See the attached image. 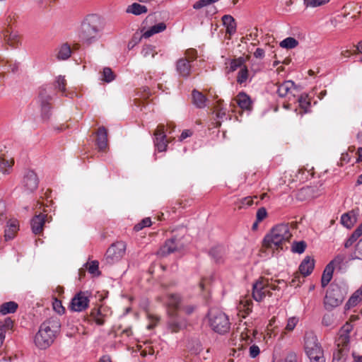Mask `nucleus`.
Masks as SVG:
<instances>
[{
	"instance_id": "nucleus-10",
	"label": "nucleus",
	"mask_w": 362,
	"mask_h": 362,
	"mask_svg": "<svg viewBox=\"0 0 362 362\" xmlns=\"http://www.w3.org/2000/svg\"><path fill=\"white\" fill-rule=\"evenodd\" d=\"M88 304L89 299L86 293L79 292L72 298L70 308L76 312H81L88 308Z\"/></svg>"
},
{
	"instance_id": "nucleus-34",
	"label": "nucleus",
	"mask_w": 362,
	"mask_h": 362,
	"mask_svg": "<svg viewBox=\"0 0 362 362\" xmlns=\"http://www.w3.org/2000/svg\"><path fill=\"white\" fill-rule=\"evenodd\" d=\"M18 308V304L14 301H9L3 303L0 306V313L2 315H6L8 313H13Z\"/></svg>"
},
{
	"instance_id": "nucleus-3",
	"label": "nucleus",
	"mask_w": 362,
	"mask_h": 362,
	"mask_svg": "<svg viewBox=\"0 0 362 362\" xmlns=\"http://www.w3.org/2000/svg\"><path fill=\"white\" fill-rule=\"evenodd\" d=\"M291 237L288 224H279L274 226L264 238V245L268 248L281 247Z\"/></svg>"
},
{
	"instance_id": "nucleus-39",
	"label": "nucleus",
	"mask_w": 362,
	"mask_h": 362,
	"mask_svg": "<svg viewBox=\"0 0 362 362\" xmlns=\"http://www.w3.org/2000/svg\"><path fill=\"white\" fill-rule=\"evenodd\" d=\"M298 42L293 37H288L280 42V47L286 49H293L297 47Z\"/></svg>"
},
{
	"instance_id": "nucleus-44",
	"label": "nucleus",
	"mask_w": 362,
	"mask_h": 362,
	"mask_svg": "<svg viewBox=\"0 0 362 362\" xmlns=\"http://www.w3.org/2000/svg\"><path fill=\"white\" fill-rule=\"evenodd\" d=\"M299 106L304 110V112H307L310 106V102L308 98V95L302 94L298 99Z\"/></svg>"
},
{
	"instance_id": "nucleus-50",
	"label": "nucleus",
	"mask_w": 362,
	"mask_h": 362,
	"mask_svg": "<svg viewBox=\"0 0 362 362\" xmlns=\"http://www.w3.org/2000/svg\"><path fill=\"white\" fill-rule=\"evenodd\" d=\"M322 324L325 327H331L334 324V317L332 314H325L322 319Z\"/></svg>"
},
{
	"instance_id": "nucleus-37",
	"label": "nucleus",
	"mask_w": 362,
	"mask_h": 362,
	"mask_svg": "<svg viewBox=\"0 0 362 362\" xmlns=\"http://www.w3.org/2000/svg\"><path fill=\"white\" fill-rule=\"evenodd\" d=\"M13 165V160H9L0 156V173H2L3 174L9 173V170L12 168Z\"/></svg>"
},
{
	"instance_id": "nucleus-55",
	"label": "nucleus",
	"mask_w": 362,
	"mask_h": 362,
	"mask_svg": "<svg viewBox=\"0 0 362 362\" xmlns=\"http://www.w3.org/2000/svg\"><path fill=\"white\" fill-rule=\"evenodd\" d=\"M267 215V211L264 207L259 208L257 211V221L260 222L264 220Z\"/></svg>"
},
{
	"instance_id": "nucleus-61",
	"label": "nucleus",
	"mask_w": 362,
	"mask_h": 362,
	"mask_svg": "<svg viewBox=\"0 0 362 362\" xmlns=\"http://www.w3.org/2000/svg\"><path fill=\"white\" fill-rule=\"evenodd\" d=\"M141 37L139 35H134L132 40L129 42L128 47L129 49L133 48L140 41Z\"/></svg>"
},
{
	"instance_id": "nucleus-2",
	"label": "nucleus",
	"mask_w": 362,
	"mask_h": 362,
	"mask_svg": "<svg viewBox=\"0 0 362 362\" xmlns=\"http://www.w3.org/2000/svg\"><path fill=\"white\" fill-rule=\"evenodd\" d=\"M60 320L57 316L49 317L43 322L35 337V344L40 349H45L54 342L61 328Z\"/></svg>"
},
{
	"instance_id": "nucleus-52",
	"label": "nucleus",
	"mask_w": 362,
	"mask_h": 362,
	"mask_svg": "<svg viewBox=\"0 0 362 362\" xmlns=\"http://www.w3.org/2000/svg\"><path fill=\"white\" fill-rule=\"evenodd\" d=\"M151 225V221L150 218H144L139 223L134 226V230L139 231L145 227L150 226Z\"/></svg>"
},
{
	"instance_id": "nucleus-23",
	"label": "nucleus",
	"mask_w": 362,
	"mask_h": 362,
	"mask_svg": "<svg viewBox=\"0 0 362 362\" xmlns=\"http://www.w3.org/2000/svg\"><path fill=\"white\" fill-rule=\"evenodd\" d=\"M294 88L295 83L292 81H286L278 86L277 93L279 97L284 98L291 93Z\"/></svg>"
},
{
	"instance_id": "nucleus-16",
	"label": "nucleus",
	"mask_w": 362,
	"mask_h": 362,
	"mask_svg": "<svg viewBox=\"0 0 362 362\" xmlns=\"http://www.w3.org/2000/svg\"><path fill=\"white\" fill-rule=\"evenodd\" d=\"M180 248V245L177 243V239L171 238L168 240L165 245L160 247L158 251V254L160 256H165L169 255L175 251L177 250Z\"/></svg>"
},
{
	"instance_id": "nucleus-43",
	"label": "nucleus",
	"mask_w": 362,
	"mask_h": 362,
	"mask_svg": "<svg viewBox=\"0 0 362 362\" xmlns=\"http://www.w3.org/2000/svg\"><path fill=\"white\" fill-rule=\"evenodd\" d=\"M115 78V75L112 69L109 67H105L102 72L101 79L106 83H110L114 81Z\"/></svg>"
},
{
	"instance_id": "nucleus-5",
	"label": "nucleus",
	"mask_w": 362,
	"mask_h": 362,
	"mask_svg": "<svg viewBox=\"0 0 362 362\" xmlns=\"http://www.w3.org/2000/svg\"><path fill=\"white\" fill-rule=\"evenodd\" d=\"M277 289V286L270 283L268 279L261 277L252 285V297L256 301L260 302L267 295H272L270 290Z\"/></svg>"
},
{
	"instance_id": "nucleus-29",
	"label": "nucleus",
	"mask_w": 362,
	"mask_h": 362,
	"mask_svg": "<svg viewBox=\"0 0 362 362\" xmlns=\"http://www.w3.org/2000/svg\"><path fill=\"white\" fill-rule=\"evenodd\" d=\"M102 308H94L91 310L90 317L98 325H103L105 322V314Z\"/></svg>"
},
{
	"instance_id": "nucleus-49",
	"label": "nucleus",
	"mask_w": 362,
	"mask_h": 362,
	"mask_svg": "<svg viewBox=\"0 0 362 362\" xmlns=\"http://www.w3.org/2000/svg\"><path fill=\"white\" fill-rule=\"evenodd\" d=\"M351 259H358L362 260V238L360 239L356 245L355 251Z\"/></svg>"
},
{
	"instance_id": "nucleus-36",
	"label": "nucleus",
	"mask_w": 362,
	"mask_h": 362,
	"mask_svg": "<svg viewBox=\"0 0 362 362\" xmlns=\"http://www.w3.org/2000/svg\"><path fill=\"white\" fill-rule=\"evenodd\" d=\"M224 254V249L221 246H216L210 250V255L216 262H220L222 260Z\"/></svg>"
},
{
	"instance_id": "nucleus-24",
	"label": "nucleus",
	"mask_w": 362,
	"mask_h": 362,
	"mask_svg": "<svg viewBox=\"0 0 362 362\" xmlns=\"http://www.w3.org/2000/svg\"><path fill=\"white\" fill-rule=\"evenodd\" d=\"M236 102L238 106L243 110H249L251 109L252 101L249 95L245 93H239L236 97Z\"/></svg>"
},
{
	"instance_id": "nucleus-1",
	"label": "nucleus",
	"mask_w": 362,
	"mask_h": 362,
	"mask_svg": "<svg viewBox=\"0 0 362 362\" xmlns=\"http://www.w3.org/2000/svg\"><path fill=\"white\" fill-rule=\"evenodd\" d=\"M104 20L97 14L88 15L82 21L78 33L80 40L86 45L96 43L102 37Z\"/></svg>"
},
{
	"instance_id": "nucleus-6",
	"label": "nucleus",
	"mask_w": 362,
	"mask_h": 362,
	"mask_svg": "<svg viewBox=\"0 0 362 362\" xmlns=\"http://www.w3.org/2000/svg\"><path fill=\"white\" fill-rule=\"evenodd\" d=\"M344 295L338 285L332 284L327 291L324 300V306L326 310H331L339 306L344 300Z\"/></svg>"
},
{
	"instance_id": "nucleus-35",
	"label": "nucleus",
	"mask_w": 362,
	"mask_h": 362,
	"mask_svg": "<svg viewBox=\"0 0 362 362\" xmlns=\"http://www.w3.org/2000/svg\"><path fill=\"white\" fill-rule=\"evenodd\" d=\"M147 8L145 6L141 5L138 3H134L129 6L127 8V12L134 15H140L147 12Z\"/></svg>"
},
{
	"instance_id": "nucleus-46",
	"label": "nucleus",
	"mask_w": 362,
	"mask_h": 362,
	"mask_svg": "<svg viewBox=\"0 0 362 362\" xmlns=\"http://www.w3.org/2000/svg\"><path fill=\"white\" fill-rule=\"evenodd\" d=\"M313 192H314V187H303L298 192V198L299 199L302 200L303 199V197H302V196H308V197H315L317 195H313Z\"/></svg>"
},
{
	"instance_id": "nucleus-41",
	"label": "nucleus",
	"mask_w": 362,
	"mask_h": 362,
	"mask_svg": "<svg viewBox=\"0 0 362 362\" xmlns=\"http://www.w3.org/2000/svg\"><path fill=\"white\" fill-rule=\"evenodd\" d=\"M245 59L242 57L233 59L230 63L229 71L233 72L238 68L241 69L245 66Z\"/></svg>"
},
{
	"instance_id": "nucleus-20",
	"label": "nucleus",
	"mask_w": 362,
	"mask_h": 362,
	"mask_svg": "<svg viewBox=\"0 0 362 362\" xmlns=\"http://www.w3.org/2000/svg\"><path fill=\"white\" fill-rule=\"evenodd\" d=\"M315 267V261L310 257L307 256L299 266L300 272L305 276L310 275Z\"/></svg>"
},
{
	"instance_id": "nucleus-59",
	"label": "nucleus",
	"mask_w": 362,
	"mask_h": 362,
	"mask_svg": "<svg viewBox=\"0 0 362 362\" xmlns=\"http://www.w3.org/2000/svg\"><path fill=\"white\" fill-rule=\"evenodd\" d=\"M259 352L258 346L253 344L250 347V356L251 358H256L259 354Z\"/></svg>"
},
{
	"instance_id": "nucleus-48",
	"label": "nucleus",
	"mask_w": 362,
	"mask_h": 362,
	"mask_svg": "<svg viewBox=\"0 0 362 362\" xmlns=\"http://www.w3.org/2000/svg\"><path fill=\"white\" fill-rule=\"evenodd\" d=\"M66 83V81L64 76H59L57 77L55 81V88L64 93L65 91Z\"/></svg>"
},
{
	"instance_id": "nucleus-22",
	"label": "nucleus",
	"mask_w": 362,
	"mask_h": 362,
	"mask_svg": "<svg viewBox=\"0 0 362 362\" xmlns=\"http://www.w3.org/2000/svg\"><path fill=\"white\" fill-rule=\"evenodd\" d=\"M18 230V223L16 220H10L5 229L4 238L8 241L13 239L16 233Z\"/></svg>"
},
{
	"instance_id": "nucleus-47",
	"label": "nucleus",
	"mask_w": 362,
	"mask_h": 362,
	"mask_svg": "<svg viewBox=\"0 0 362 362\" xmlns=\"http://www.w3.org/2000/svg\"><path fill=\"white\" fill-rule=\"evenodd\" d=\"M306 247V244L304 241L296 242L292 245V251L296 253H303Z\"/></svg>"
},
{
	"instance_id": "nucleus-54",
	"label": "nucleus",
	"mask_w": 362,
	"mask_h": 362,
	"mask_svg": "<svg viewBox=\"0 0 362 362\" xmlns=\"http://www.w3.org/2000/svg\"><path fill=\"white\" fill-rule=\"evenodd\" d=\"M310 362H325L324 358L323 350L320 351V354H317L314 356L309 357Z\"/></svg>"
},
{
	"instance_id": "nucleus-42",
	"label": "nucleus",
	"mask_w": 362,
	"mask_h": 362,
	"mask_svg": "<svg viewBox=\"0 0 362 362\" xmlns=\"http://www.w3.org/2000/svg\"><path fill=\"white\" fill-rule=\"evenodd\" d=\"M361 300H362V296H360L356 291H355L353 293V295L350 297V298L349 299L345 307L346 309H349L352 307L356 306Z\"/></svg>"
},
{
	"instance_id": "nucleus-27",
	"label": "nucleus",
	"mask_w": 362,
	"mask_h": 362,
	"mask_svg": "<svg viewBox=\"0 0 362 362\" xmlns=\"http://www.w3.org/2000/svg\"><path fill=\"white\" fill-rule=\"evenodd\" d=\"M357 221L356 216L354 211L344 214L341 217V224L347 228H351Z\"/></svg>"
},
{
	"instance_id": "nucleus-18",
	"label": "nucleus",
	"mask_w": 362,
	"mask_h": 362,
	"mask_svg": "<svg viewBox=\"0 0 362 362\" xmlns=\"http://www.w3.org/2000/svg\"><path fill=\"white\" fill-rule=\"evenodd\" d=\"M47 215L44 214H39L35 215L31 220L32 230L35 234L41 233L43 228V226L45 222V218Z\"/></svg>"
},
{
	"instance_id": "nucleus-4",
	"label": "nucleus",
	"mask_w": 362,
	"mask_h": 362,
	"mask_svg": "<svg viewBox=\"0 0 362 362\" xmlns=\"http://www.w3.org/2000/svg\"><path fill=\"white\" fill-rule=\"evenodd\" d=\"M209 325L211 329L219 334H225L230 329L227 315L220 311L211 310L209 313Z\"/></svg>"
},
{
	"instance_id": "nucleus-58",
	"label": "nucleus",
	"mask_w": 362,
	"mask_h": 362,
	"mask_svg": "<svg viewBox=\"0 0 362 362\" xmlns=\"http://www.w3.org/2000/svg\"><path fill=\"white\" fill-rule=\"evenodd\" d=\"M98 261L91 262L88 269V272L93 274H98Z\"/></svg>"
},
{
	"instance_id": "nucleus-62",
	"label": "nucleus",
	"mask_w": 362,
	"mask_h": 362,
	"mask_svg": "<svg viewBox=\"0 0 362 362\" xmlns=\"http://www.w3.org/2000/svg\"><path fill=\"white\" fill-rule=\"evenodd\" d=\"M54 309L58 313H64V308L62 307L61 302L59 300H56L53 303Z\"/></svg>"
},
{
	"instance_id": "nucleus-12",
	"label": "nucleus",
	"mask_w": 362,
	"mask_h": 362,
	"mask_svg": "<svg viewBox=\"0 0 362 362\" xmlns=\"http://www.w3.org/2000/svg\"><path fill=\"white\" fill-rule=\"evenodd\" d=\"M154 145L156 149L160 152L165 151L167 148L168 141L165 134L164 125L160 124L158 126L154 133Z\"/></svg>"
},
{
	"instance_id": "nucleus-31",
	"label": "nucleus",
	"mask_w": 362,
	"mask_h": 362,
	"mask_svg": "<svg viewBox=\"0 0 362 362\" xmlns=\"http://www.w3.org/2000/svg\"><path fill=\"white\" fill-rule=\"evenodd\" d=\"M165 29L166 25L164 23H159L156 25L151 26L148 30L144 32L142 35V37L145 38H148L154 34H157L164 31Z\"/></svg>"
},
{
	"instance_id": "nucleus-7",
	"label": "nucleus",
	"mask_w": 362,
	"mask_h": 362,
	"mask_svg": "<svg viewBox=\"0 0 362 362\" xmlns=\"http://www.w3.org/2000/svg\"><path fill=\"white\" fill-rule=\"evenodd\" d=\"M126 244L122 241L113 243L107 250L105 262L108 264H112L119 261L126 252Z\"/></svg>"
},
{
	"instance_id": "nucleus-19",
	"label": "nucleus",
	"mask_w": 362,
	"mask_h": 362,
	"mask_svg": "<svg viewBox=\"0 0 362 362\" xmlns=\"http://www.w3.org/2000/svg\"><path fill=\"white\" fill-rule=\"evenodd\" d=\"M182 304V298L177 294H170L168 296L167 305L169 308L168 314L176 313Z\"/></svg>"
},
{
	"instance_id": "nucleus-11",
	"label": "nucleus",
	"mask_w": 362,
	"mask_h": 362,
	"mask_svg": "<svg viewBox=\"0 0 362 362\" xmlns=\"http://www.w3.org/2000/svg\"><path fill=\"white\" fill-rule=\"evenodd\" d=\"M305 349L308 357L314 356L317 354H320L322 347L315 336L310 334L305 338Z\"/></svg>"
},
{
	"instance_id": "nucleus-57",
	"label": "nucleus",
	"mask_w": 362,
	"mask_h": 362,
	"mask_svg": "<svg viewBox=\"0 0 362 362\" xmlns=\"http://www.w3.org/2000/svg\"><path fill=\"white\" fill-rule=\"evenodd\" d=\"M6 205L5 203L0 200V223H3L6 218Z\"/></svg>"
},
{
	"instance_id": "nucleus-64",
	"label": "nucleus",
	"mask_w": 362,
	"mask_h": 362,
	"mask_svg": "<svg viewBox=\"0 0 362 362\" xmlns=\"http://www.w3.org/2000/svg\"><path fill=\"white\" fill-rule=\"evenodd\" d=\"M196 309V306L194 305H187L183 307V310L187 315L192 314Z\"/></svg>"
},
{
	"instance_id": "nucleus-15",
	"label": "nucleus",
	"mask_w": 362,
	"mask_h": 362,
	"mask_svg": "<svg viewBox=\"0 0 362 362\" xmlns=\"http://www.w3.org/2000/svg\"><path fill=\"white\" fill-rule=\"evenodd\" d=\"M353 329V325L347 322L341 328L339 332V337L337 341L338 347L339 346H348L350 341V332Z\"/></svg>"
},
{
	"instance_id": "nucleus-26",
	"label": "nucleus",
	"mask_w": 362,
	"mask_h": 362,
	"mask_svg": "<svg viewBox=\"0 0 362 362\" xmlns=\"http://www.w3.org/2000/svg\"><path fill=\"white\" fill-rule=\"evenodd\" d=\"M223 25L226 28V33L229 35H233L236 31V23L233 16L224 15L222 17Z\"/></svg>"
},
{
	"instance_id": "nucleus-25",
	"label": "nucleus",
	"mask_w": 362,
	"mask_h": 362,
	"mask_svg": "<svg viewBox=\"0 0 362 362\" xmlns=\"http://www.w3.org/2000/svg\"><path fill=\"white\" fill-rule=\"evenodd\" d=\"M13 327V321L7 317L4 321L0 320V347L3 344L6 332Z\"/></svg>"
},
{
	"instance_id": "nucleus-8",
	"label": "nucleus",
	"mask_w": 362,
	"mask_h": 362,
	"mask_svg": "<svg viewBox=\"0 0 362 362\" xmlns=\"http://www.w3.org/2000/svg\"><path fill=\"white\" fill-rule=\"evenodd\" d=\"M0 38L2 41L11 47L16 49L21 45V36L18 31L12 30L11 28H4L0 32Z\"/></svg>"
},
{
	"instance_id": "nucleus-56",
	"label": "nucleus",
	"mask_w": 362,
	"mask_h": 362,
	"mask_svg": "<svg viewBox=\"0 0 362 362\" xmlns=\"http://www.w3.org/2000/svg\"><path fill=\"white\" fill-rule=\"evenodd\" d=\"M210 4V0H199L194 4L193 8L198 10Z\"/></svg>"
},
{
	"instance_id": "nucleus-9",
	"label": "nucleus",
	"mask_w": 362,
	"mask_h": 362,
	"mask_svg": "<svg viewBox=\"0 0 362 362\" xmlns=\"http://www.w3.org/2000/svg\"><path fill=\"white\" fill-rule=\"evenodd\" d=\"M51 96L48 94L45 88H41L39 90L38 102L41 107V117L43 120H47L50 117Z\"/></svg>"
},
{
	"instance_id": "nucleus-51",
	"label": "nucleus",
	"mask_w": 362,
	"mask_h": 362,
	"mask_svg": "<svg viewBox=\"0 0 362 362\" xmlns=\"http://www.w3.org/2000/svg\"><path fill=\"white\" fill-rule=\"evenodd\" d=\"M346 259V256L344 254H339L337 255L333 260H332L327 265H331L332 267L335 266H340Z\"/></svg>"
},
{
	"instance_id": "nucleus-33",
	"label": "nucleus",
	"mask_w": 362,
	"mask_h": 362,
	"mask_svg": "<svg viewBox=\"0 0 362 362\" xmlns=\"http://www.w3.org/2000/svg\"><path fill=\"white\" fill-rule=\"evenodd\" d=\"M333 272L334 267H332L331 265L326 266L321 279V285L323 288L327 286L328 284L330 282L332 278Z\"/></svg>"
},
{
	"instance_id": "nucleus-13",
	"label": "nucleus",
	"mask_w": 362,
	"mask_h": 362,
	"mask_svg": "<svg viewBox=\"0 0 362 362\" xmlns=\"http://www.w3.org/2000/svg\"><path fill=\"white\" fill-rule=\"evenodd\" d=\"M23 186L27 192H33L38 186V178L33 170L26 172L23 180Z\"/></svg>"
},
{
	"instance_id": "nucleus-21",
	"label": "nucleus",
	"mask_w": 362,
	"mask_h": 362,
	"mask_svg": "<svg viewBox=\"0 0 362 362\" xmlns=\"http://www.w3.org/2000/svg\"><path fill=\"white\" fill-rule=\"evenodd\" d=\"M96 144L100 151L105 150L107 146V134L104 127H100L98 130Z\"/></svg>"
},
{
	"instance_id": "nucleus-17",
	"label": "nucleus",
	"mask_w": 362,
	"mask_h": 362,
	"mask_svg": "<svg viewBox=\"0 0 362 362\" xmlns=\"http://www.w3.org/2000/svg\"><path fill=\"white\" fill-rule=\"evenodd\" d=\"M176 70L180 76L187 77L191 71L189 60L186 58H181L177 61Z\"/></svg>"
},
{
	"instance_id": "nucleus-63",
	"label": "nucleus",
	"mask_w": 362,
	"mask_h": 362,
	"mask_svg": "<svg viewBox=\"0 0 362 362\" xmlns=\"http://www.w3.org/2000/svg\"><path fill=\"white\" fill-rule=\"evenodd\" d=\"M265 55V52L262 48H257L254 52V57L256 59H263Z\"/></svg>"
},
{
	"instance_id": "nucleus-53",
	"label": "nucleus",
	"mask_w": 362,
	"mask_h": 362,
	"mask_svg": "<svg viewBox=\"0 0 362 362\" xmlns=\"http://www.w3.org/2000/svg\"><path fill=\"white\" fill-rule=\"evenodd\" d=\"M298 322V319L297 317H292L288 318L286 329L288 331H292L296 326Z\"/></svg>"
},
{
	"instance_id": "nucleus-30",
	"label": "nucleus",
	"mask_w": 362,
	"mask_h": 362,
	"mask_svg": "<svg viewBox=\"0 0 362 362\" xmlns=\"http://www.w3.org/2000/svg\"><path fill=\"white\" fill-rule=\"evenodd\" d=\"M192 99L194 105L198 108H203L206 106V98L199 91L194 90L192 91Z\"/></svg>"
},
{
	"instance_id": "nucleus-40",
	"label": "nucleus",
	"mask_w": 362,
	"mask_h": 362,
	"mask_svg": "<svg viewBox=\"0 0 362 362\" xmlns=\"http://www.w3.org/2000/svg\"><path fill=\"white\" fill-rule=\"evenodd\" d=\"M249 77V71L246 66H243L238 73L237 82L240 84L245 83Z\"/></svg>"
},
{
	"instance_id": "nucleus-60",
	"label": "nucleus",
	"mask_w": 362,
	"mask_h": 362,
	"mask_svg": "<svg viewBox=\"0 0 362 362\" xmlns=\"http://www.w3.org/2000/svg\"><path fill=\"white\" fill-rule=\"evenodd\" d=\"M358 239L355 234L352 233L351 235L346 240L344 243V247L349 248L351 247Z\"/></svg>"
},
{
	"instance_id": "nucleus-32",
	"label": "nucleus",
	"mask_w": 362,
	"mask_h": 362,
	"mask_svg": "<svg viewBox=\"0 0 362 362\" xmlns=\"http://www.w3.org/2000/svg\"><path fill=\"white\" fill-rule=\"evenodd\" d=\"M349 350L347 346L337 349L333 354L332 362H345L348 356Z\"/></svg>"
},
{
	"instance_id": "nucleus-38",
	"label": "nucleus",
	"mask_w": 362,
	"mask_h": 362,
	"mask_svg": "<svg viewBox=\"0 0 362 362\" xmlns=\"http://www.w3.org/2000/svg\"><path fill=\"white\" fill-rule=\"evenodd\" d=\"M330 0H303L306 8H317L327 4Z\"/></svg>"
},
{
	"instance_id": "nucleus-45",
	"label": "nucleus",
	"mask_w": 362,
	"mask_h": 362,
	"mask_svg": "<svg viewBox=\"0 0 362 362\" xmlns=\"http://www.w3.org/2000/svg\"><path fill=\"white\" fill-rule=\"evenodd\" d=\"M141 54L144 57H151L153 58L156 54H157V52L155 50V47L151 45H145L144 46L141 50Z\"/></svg>"
},
{
	"instance_id": "nucleus-14",
	"label": "nucleus",
	"mask_w": 362,
	"mask_h": 362,
	"mask_svg": "<svg viewBox=\"0 0 362 362\" xmlns=\"http://www.w3.org/2000/svg\"><path fill=\"white\" fill-rule=\"evenodd\" d=\"M168 325L171 332H177L187 326V322L185 319L179 317L177 313H170Z\"/></svg>"
},
{
	"instance_id": "nucleus-28",
	"label": "nucleus",
	"mask_w": 362,
	"mask_h": 362,
	"mask_svg": "<svg viewBox=\"0 0 362 362\" xmlns=\"http://www.w3.org/2000/svg\"><path fill=\"white\" fill-rule=\"evenodd\" d=\"M71 54V49L69 45L64 43L58 47L57 58L59 60L68 59Z\"/></svg>"
}]
</instances>
